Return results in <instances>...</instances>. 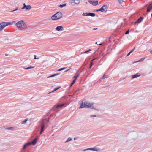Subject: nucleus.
<instances>
[{
    "label": "nucleus",
    "instance_id": "1",
    "mask_svg": "<svg viewBox=\"0 0 152 152\" xmlns=\"http://www.w3.org/2000/svg\"><path fill=\"white\" fill-rule=\"evenodd\" d=\"M55 114L54 113L52 114L50 117H48V120H47L46 118L45 119H44L42 120V121L40 122L39 124L40 126H39V127L41 126L40 128V134H41L44 131V128L45 127V122H48L49 121V120L50 119V118L52 117H53L54 116H55Z\"/></svg>",
    "mask_w": 152,
    "mask_h": 152
},
{
    "label": "nucleus",
    "instance_id": "2",
    "mask_svg": "<svg viewBox=\"0 0 152 152\" xmlns=\"http://www.w3.org/2000/svg\"><path fill=\"white\" fill-rule=\"evenodd\" d=\"M93 103H90L87 101H85L83 103V101H82V103L80 104V105L79 108H90L91 109H94L96 110H98V109L93 107Z\"/></svg>",
    "mask_w": 152,
    "mask_h": 152
},
{
    "label": "nucleus",
    "instance_id": "3",
    "mask_svg": "<svg viewBox=\"0 0 152 152\" xmlns=\"http://www.w3.org/2000/svg\"><path fill=\"white\" fill-rule=\"evenodd\" d=\"M16 25L20 30H25L27 29L26 24L23 20L18 22L16 23Z\"/></svg>",
    "mask_w": 152,
    "mask_h": 152
},
{
    "label": "nucleus",
    "instance_id": "4",
    "mask_svg": "<svg viewBox=\"0 0 152 152\" xmlns=\"http://www.w3.org/2000/svg\"><path fill=\"white\" fill-rule=\"evenodd\" d=\"M63 14L61 12H58L53 15L51 17V19L53 20H56L60 19L62 17Z\"/></svg>",
    "mask_w": 152,
    "mask_h": 152
},
{
    "label": "nucleus",
    "instance_id": "5",
    "mask_svg": "<svg viewBox=\"0 0 152 152\" xmlns=\"http://www.w3.org/2000/svg\"><path fill=\"white\" fill-rule=\"evenodd\" d=\"M70 4L72 6H75V4L78 5L80 3L79 0H71L69 1Z\"/></svg>",
    "mask_w": 152,
    "mask_h": 152
},
{
    "label": "nucleus",
    "instance_id": "6",
    "mask_svg": "<svg viewBox=\"0 0 152 152\" xmlns=\"http://www.w3.org/2000/svg\"><path fill=\"white\" fill-rule=\"evenodd\" d=\"M145 7H147V12H150L151 10H152V2H150L145 6Z\"/></svg>",
    "mask_w": 152,
    "mask_h": 152
},
{
    "label": "nucleus",
    "instance_id": "7",
    "mask_svg": "<svg viewBox=\"0 0 152 152\" xmlns=\"http://www.w3.org/2000/svg\"><path fill=\"white\" fill-rule=\"evenodd\" d=\"M90 150H92L93 151H98L100 150V149L99 148L97 147H94L92 148H88L86 149H84L83 150V151H86Z\"/></svg>",
    "mask_w": 152,
    "mask_h": 152
},
{
    "label": "nucleus",
    "instance_id": "8",
    "mask_svg": "<svg viewBox=\"0 0 152 152\" xmlns=\"http://www.w3.org/2000/svg\"><path fill=\"white\" fill-rule=\"evenodd\" d=\"M88 2L93 6H96L98 4V1L97 0L96 1H93L92 0H88Z\"/></svg>",
    "mask_w": 152,
    "mask_h": 152
},
{
    "label": "nucleus",
    "instance_id": "9",
    "mask_svg": "<svg viewBox=\"0 0 152 152\" xmlns=\"http://www.w3.org/2000/svg\"><path fill=\"white\" fill-rule=\"evenodd\" d=\"M82 15L83 16H91L92 17H94L95 16V14L93 13H83Z\"/></svg>",
    "mask_w": 152,
    "mask_h": 152
},
{
    "label": "nucleus",
    "instance_id": "10",
    "mask_svg": "<svg viewBox=\"0 0 152 152\" xmlns=\"http://www.w3.org/2000/svg\"><path fill=\"white\" fill-rule=\"evenodd\" d=\"M107 6L106 5H104L100 9L101 11L102 12H106L107 11L106 10Z\"/></svg>",
    "mask_w": 152,
    "mask_h": 152
},
{
    "label": "nucleus",
    "instance_id": "11",
    "mask_svg": "<svg viewBox=\"0 0 152 152\" xmlns=\"http://www.w3.org/2000/svg\"><path fill=\"white\" fill-rule=\"evenodd\" d=\"M6 22H4L0 24V31H2L4 28L7 26Z\"/></svg>",
    "mask_w": 152,
    "mask_h": 152
},
{
    "label": "nucleus",
    "instance_id": "12",
    "mask_svg": "<svg viewBox=\"0 0 152 152\" xmlns=\"http://www.w3.org/2000/svg\"><path fill=\"white\" fill-rule=\"evenodd\" d=\"M31 145V142H27L25 144L22 148V152L23 151V150L26 148V147L27 146H28L30 145Z\"/></svg>",
    "mask_w": 152,
    "mask_h": 152
},
{
    "label": "nucleus",
    "instance_id": "13",
    "mask_svg": "<svg viewBox=\"0 0 152 152\" xmlns=\"http://www.w3.org/2000/svg\"><path fill=\"white\" fill-rule=\"evenodd\" d=\"M64 104H58L56 105L55 106L53 109L55 110L59 108H61L64 106Z\"/></svg>",
    "mask_w": 152,
    "mask_h": 152
},
{
    "label": "nucleus",
    "instance_id": "14",
    "mask_svg": "<svg viewBox=\"0 0 152 152\" xmlns=\"http://www.w3.org/2000/svg\"><path fill=\"white\" fill-rule=\"evenodd\" d=\"M144 19V18L142 17H140L134 23V24L139 23L141 22Z\"/></svg>",
    "mask_w": 152,
    "mask_h": 152
},
{
    "label": "nucleus",
    "instance_id": "15",
    "mask_svg": "<svg viewBox=\"0 0 152 152\" xmlns=\"http://www.w3.org/2000/svg\"><path fill=\"white\" fill-rule=\"evenodd\" d=\"M56 30L58 31H60L64 30V28L62 26H58L56 28Z\"/></svg>",
    "mask_w": 152,
    "mask_h": 152
},
{
    "label": "nucleus",
    "instance_id": "16",
    "mask_svg": "<svg viewBox=\"0 0 152 152\" xmlns=\"http://www.w3.org/2000/svg\"><path fill=\"white\" fill-rule=\"evenodd\" d=\"M38 137H36L34 139V140H33V141L31 143V145H35L37 142V140H38Z\"/></svg>",
    "mask_w": 152,
    "mask_h": 152
},
{
    "label": "nucleus",
    "instance_id": "17",
    "mask_svg": "<svg viewBox=\"0 0 152 152\" xmlns=\"http://www.w3.org/2000/svg\"><path fill=\"white\" fill-rule=\"evenodd\" d=\"M140 76V74H139L138 73H137L134 75H132V79H133L135 78H137Z\"/></svg>",
    "mask_w": 152,
    "mask_h": 152
},
{
    "label": "nucleus",
    "instance_id": "18",
    "mask_svg": "<svg viewBox=\"0 0 152 152\" xmlns=\"http://www.w3.org/2000/svg\"><path fill=\"white\" fill-rule=\"evenodd\" d=\"M105 56L104 54V53H100L99 54V57H97L94 59H93L92 61L96 59H98V58H100V57L101 56Z\"/></svg>",
    "mask_w": 152,
    "mask_h": 152
},
{
    "label": "nucleus",
    "instance_id": "19",
    "mask_svg": "<svg viewBox=\"0 0 152 152\" xmlns=\"http://www.w3.org/2000/svg\"><path fill=\"white\" fill-rule=\"evenodd\" d=\"M31 8V7L30 5H26L24 7L26 10H29Z\"/></svg>",
    "mask_w": 152,
    "mask_h": 152
},
{
    "label": "nucleus",
    "instance_id": "20",
    "mask_svg": "<svg viewBox=\"0 0 152 152\" xmlns=\"http://www.w3.org/2000/svg\"><path fill=\"white\" fill-rule=\"evenodd\" d=\"M60 88H61V87H60V86L58 87L57 88H55L53 91H51V92L48 93V94H49V93H52V92H53L55 91L58 90V89H60Z\"/></svg>",
    "mask_w": 152,
    "mask_h": 152
},
{
    "label": "nucleus",
    "instance_id": "21",
    "mask_svg": "<svg viewBox=\"0 0 152 152\" xmlns=\"http://www.w3.org/2000/svg\"><path fill=\"white\" fill-rule=\"evenodd\" d=\"M76 82V80H73L72 82L71 83L70 86L69 87V88H71L72 87V86H73V85Z\"/></svg>",
    "mask_w": 152,
    "mask_h": 152
},
{
    "label": "nucleus",
    "instance_id": "22",
    "mask_svg": "<svg viewBox=\"0 0 152 152\" xmlns=\"http://www.w3.org/2000/svg\"><path fill=\"white\" fill-rule=\"evenodd\" d=\"M15 21H13L12 23L11 22H6V25L7 26L9 25H12L13 24V23H15Z\"/></svg>",
    "mask_w": 152,
    "mask_h": 152
},
{
    "label": "nucleus",
    "instance_id": "23",
    "mask_svg": "<svg viewBox=\"0 0 152 152\" xmlns=\"http://www.w3.org/2000/svg\"><path fill=\"white\" fill-rule=\"evenodd\" d=\"M59 74V73H57V74H53L52 75H51L48 77V78H50V77H53L55 76H56L58 75Z\"/></svg>",
    "mask_w": 152,
    "mask_h": 152
},
{
    "label": "nucleus",
    "instance_id": "24",
    "mask_svg": "<svg viewBox=\"0 0 152 152\" xmlns=\"http://www.w3.org/2000/svg\"><path fill=\"white\" fill-rule=\"evenodd\" d=\"M66 6V4H60L58 6V7L60 8H63L64 7H65Z\"/></svg>",
    "mask_w": 152,
    "mask_h": 152
},
{
    "label": "nucleus",
    "instance_id": "25",
    "mask_svg": "<svg viewBox=\"0 0 152 152\" xmlns=\"http://www.w3.org/2000/svg\"><path fill=\"white\" fill-rule=\"evenodd\" d=\"M72 140V138L71 137H69L67 139L66 141H65V142H69L71 141Z\"/></svg>",
    "mask_w": 152,
    "mask_h": 152
},
{
    "label": "nucleus",
    "instance_id": "26",
    "mask_svg": "<svg viewBox=\"0 0 152 152\" xmlns=\"http://www.w3.org/2000/svg\"><path fill=\"white\" fill-rule=\"evenodd\" d=\"M80 74H78L77 76H74L73 78H74V80H76V81L77 80V78L79 76Z\"/></svg>",
    "mask_w": 152,
    "mask_h": 152
},
{
    "label": "nucleus",
    "instance_id": "27",
    "mask_svg": "<svg viewBox=\"0 0 152 152\" xmlns=\"http://www.w3.org/2000/svg\"><path fill=\"white\" fill-rule=\"evenodd\" d=\"M34 68V66H29L24 69H32Z\"/></svg>",
    "mask_w": 152,
    "mask_h": 152
},
{
    "label": "nucleus",
    "instance_id": "28",
    "mask_svg": "<svg viewBox=\"0 0 152 152\" xmlns=\"http://www.w3.org/2000/svg\"><path fill=\"white\" fill-rule=\"evenodd\" d=\"M7 129L8 130H12L14 129V128L13 127H8L6 129Z\"/></svg>",
    "mask_w": 152,
    "mask_h": 152
},
{
    "label": "nucleus",
    "instance_id": "29",
    "mask_svg": "<svg viewBox=\"0 0 152 152\" xmlns=\"http://www.w3.org/2000/svg\"><path fill=\"white\" fill-rule=\"evenodd\" d=\"M66 68H65V67H63V68H61L60 69H59L58 70V71H61L64 70L65 69H66Z\"/></svg>",
    "mask_w": 152,
    "mask_h": 152
},
{
    "label": "nucleus",
    "instance_id": "30",
    "mask_svg": "<svg viewBox=\"0 0 152 152\" xmlns=\"http://www.w3.org/2000/svg\"><path fill=\"white\" fill-rule=\"evenodd\" d=\"M93 65V63L92 62H91L90 64V66H89L90 69H91V67Z\"/></svg>",
    "mask_w": 152,
    "mask_h": 152
},
{
    "label": "nucleus",
    "instance_id": "31",
    "mask_svg": "<svg viewBox=\"0 0 152 152\" xmlns=\"http://www.w3.org/2000/svg\"><path fill=\"white\" fill-rule=\"evenodd\" d=\"M27 121V119H25V120L23 121H22V124H23L26 123V122Z\"/></svg>",
    "mask_w": 152,
    "mask_h": 152
},
{
    "label": "nucleus",
    "instance_id": "32",
    "mask_svg": "<svg viewBox=\"0 0 152 152\" xmlns=\"http://www.w3.org/2000/svg\"><path fill=\"white\" fill-rule=\"evenodd\" d=\"M144 59H145V58H142L139 60L138 61H142Z\"/></svg>",
    "mask_w": 152,
    "mask_h": 152
},
{
    "label": "nucleus",
    "instance_id": "33",
    "mask_svg": "<svg viewBox=\"0 0 152 152\" xmlns=\"http://www.w3.org/2000/svg\"><path fill=\"white\" fill-rule=\"evenodd\" d=\"M18 7H16V8H15V10L11 11L10 12H13L15 11L16 10H18Z\"/></svg>",
    "mask_w": 152,
    "mask_h": 152
},
{
    "label": "nucleus",
    "instance_id": "34",
    "mask_svg": "<svg viewBox=\"0 0 152 152\" xmlns=\"http://www.w3.org/2000/svg\"><path fill=\"white\" fill-rule=\"evenodd\" d=\"M108 76L107 75L106 76V77H105V75H104L103 76H102V79H104L105 78H108Z\"/></svg>",
    "mask_w": 152,
    "mask_h": 152
},
{
    "label": "nucleus",
    "instance_id": "35",
    "mask_svg": "<svg viewBox=\"0 0 152 152\" xmlns=\"http://www.w3.org/2000/svg\"><path fill=\"white\" fill-rule=\"evenodd\" d=\"M129 33V30H128L126 31V32L125 33V34L126 35L128 34Z\"/></svg>",
    "mask_w": 152,
    "mask_h": 152
},
{
    "label": "nucleus",
    "instance_id": "36",
    "mask_svg": "<svg viewBox=\"0 0 152 152\" xmlns=\"http://www.w3.org/2000/svg\"><path fill=\"white\" fill-rule=\"evenodd\" d=\"M23 7L21 8V9H22V10L24 9V7H25L26 6V5L25 4V3H23Z\"/></svg>",
    "mask_w": 152,
    "mask_h": 152
},
{
    "label": "nucleus",
    "instance_id": "37",
    "mask_svg": "<svg viewBox=\"0 0 152 152\" xmlns=\"http://www.w3.org/2000/svg\"><path fill=\"white\" fill-rule=\"evenodd\" d=\"M34 59H39V58H37L36 57H37V56L35 55L34 56Z\"/></svg>",
    "mask_w": 152,
    "mask_h": 152
},
{
    "label": "nucleus",
    "instance_id": "38",
    "mask_svg": "<svg viewBox=\"0 0 152 152\" xmlns=\"http://www.w3.org/2000/svg\"><path fill=\"white\" fill-rule=\"evenodd\" d=\"M135 50V48L132 49L130 52L131 53H132Z\"/></svg>",
    "mask_w": 152,
    "mask_h": 152
},
{
    "label": "nucleus",
    "instance_id": "39",
    "mask_svg": "<svg viewBox=\"0 0 152 152\" xmlns=\"http://www.w3.org/2000/svg\"><path fill=\"white\" fill-rule=\"evenodd\" d=\"M96 117V115H91L90 116L91 117Z\"/></svg>",
    "mask_w": 152,
    "mask_h": 152
},
{
    "label": "nucleus",
    "instance_id": "40",
    "mask_svg": "<svg viewBox=\"0 0 152 152\" xmlns=\"http://www.w3.org/2000/svg\"><path fill=\"white\" fill-rule=\"evenodd\" d=\"M96 12H99V11H101L100 9H99V10H97L96 11Z\"/></svg>",
    "mask_w": 152,
    "mask_h": 152
},
{
    "label": "nucleus",
    "instance_id": "41",
    "mask_svg": "<svg viewBox=\"0 0 152 152\" xmlns=\"http://www.w3.org/2000/svg\"><path fill=\"white\" fill-rule=\"evenodd\" d=\"M4 149V148H1L0 147V150H3Z\"/></svg>",
    "mask_w": 152,
    "mask_h": 152
},
{
    "label": "nucleus",
    "instance_id": "42",
    "mask_svg": "<svg viewBox=\"0 0 152 152\" xmlns=\"http://www.w3.org/2000/svg\"><path fill=\"white\" fill-rule=\"evenodd\" d=\"M131 53L130 52H129V53H128V54H127V56H129V55Z\"/></svg>",
    "mask_w": 152,
    "mask_h": 152
},
{
    "label": "nucleus",
    "instance_id": "43",
    "mask_svg": "<svg viewBox=\"0 0 152 152\" xmlns=\"http://www.w3.org/2000/svg\"><path fill=\"white\" fill-rule=\"evenodd\" d=\"M88 52H88V50H87V51H85V52L84 53H88Z\"/></svg>",
    "mask_w": 152,
    "mask_h": 152
},
{
    "label": "nucleus",
    "instance_id": "44",
    "mask_svg": "<svg viewBox=\"0 0 152 152\" xmlns=\"http://www.w3.org/2000/svg\"><path fill=\"white\" fill-rule=\"evenodd\" d=\"M5 55L6 56H8V55H8V54H7V53H6V54H5Z\"/></svg>",
    "mask_w": 152,
    "mask_h": 152
},
{
    "label": "nucleus",
    "instance_id": "45",
    "mask_svg": "<svg viewBox=\"0 0 152 152\" xmlns=\"http://www.w3.org/2000/svg\"><path fill=\"white\" fill-rule=\"evenodd\" d=\"M97 29V28H93V30H96V29Z\"/></svg>",
    "mask_w": 152,
    "mask_h": 152
},
{
    "label": "nucleus",
    "instance_id": "46",
    "mask_svg": "<svg viewBox=\"0 0 152 152\" xmlns=\"http://www.w3.org/2000/svg\"><path fill=\"white\" fill-rule=\"evenodd\" d=\"M86 64H83V66H86Z\"/></svg>",
    "mask_w": 152,
    "mask_h": 152
},
{
    "label": "nucleus",
    "instance_id": "47",
    "mask_svg": "<svg viewBox=\"0 0 152 152\" xmlns=\"http://www.w3.org/2000/svg\"><path fill=\"white\" fill-rule=\"evenodd\" d=\"M91 49H89V50H88V52L91 51Z\"/></svg>",
    "mask_w": 152,
    "mask_h": 152
},
{
    "label": "nucleus",
    "instance_id": "48",
    "mask_svg": "<svg viewBox=\"0 0 152 152\" xmlns=\"http://www.w3.org/2000/svg\"><path fill=\"white\" fill-rule=\"evenodd\" d=\"M103 44L102 43H101V44H98V45H102Z\"/></svg>",
    "mask_w": 152,
    "mask_h": 152
},
{
    "label": "nucleus",
    "instance_id": "49",
    "mask_svg": "<svg viewBox=\"0 0 152 152\" xmlns=\"http://www.w3.org/2000/svg\"><path fill=\"white\" fill-rule=\"evenodd\" d=\"M83 71V69L81 71H80V73L81 72Z\"/></svg>",
    "mask_w": 152,
    "mask_h": 152
},
{
    "label": "nucleus",
    "instance_id": "50",
    "mask_svg": "<svg viewBox=\"0 0 152 152\" xmlns=\"http://www.w3.org/2000/svg\"><path fill=\"white\" fill-rule=\"evenodd\" d=\"M150 52L151 53V54H152V50L151 51H150Z\"/></svg>",
    "mask_w": 152,
    "mask_h": 152
},
{
    "label": "nucleus",
    "instance_id": "51",
    "mask_svg": "<svg viewBox=\"0 0 152 152\" xmlns=\"http://www.w3.org/2000/svg\"><path fill=\"white\" fill-rule=\"evenodd\" d=\"M79 91V90H77L75 92H77L78 91Z\"/></svg>",
    "mask_w": 152,
    "mask_h": 152
},
{
    "label": "nucleus",
    "instance_id": "52",
    "mask_svg": "<svg viewBox=\"0 0 152 152\" xmlns=\"http://www.w3.org/2000/svg\"><path fill=\"white\" fill-rule=\"evenodd\" d=\"M95 44H97V42H96V43H95Z\"/></svg>",
    "mask_w": 152,
    "mask_h": 152
},
{
    "label": "nucleus",
    "instance_id": "53",
    "mask_svg": "<svg viewBox=\"0 0 152 152\" xmlns=\"http://www.w3.org/2000/svg\"><path fill=\"white\" fill-rule=\"evenodd\" d=\"M68 70H66L65 71V72H66L67 71H68Z\"/></svg>",
    "mask_w": 152,
    "mask_h": 152
},
{
    "label": "nucleus",
    "instance_id": "54",
    "mask_svg": "<svg viewBox=\"0 0 152 152\" xmlns=\"http://www.w3.org/2000/svg\"><path fill=\"white\" fill-rule=\"evenodd\" d=\"M74 140H75V138H74Z\"/></svg>",
    "mask_w": 152,
    "mask_h": 152
},
{
    "label": "nucleus",
    "instance_id": "55",
    "mask_svg": "<svg viewBox=\"0 0 152 152\" xmlns=\"http://www.w3.org/2000/svg\"><path fill=\"white\" fill-rule=\"evenodd\" d=\"M86 4H87V3H88L87 2H86Z\"/></svg>",
    "mask_w": 152,
    "mask_h": 152
},
{
    "label": "nucleus",
    "instance_id": "56",
    "mask_svg": "<svg viewBox=\"0 0 152 152\" xmlns=\"http://www.w3.org/2000/svg\"><path fill=\"white\" fill-rule=\"evenodd\" d=\"M151 16L152 17V13L151 14Z\"/></svg>",
    "mask_w": 152,
    "mask_h": 152
}]
</instances>
